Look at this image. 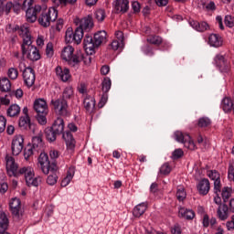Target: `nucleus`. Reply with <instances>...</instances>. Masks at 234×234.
I'll list each match as a JSON object with an SVG mask.
<instances>
[{
  "label": "nucleus",
  "mask_w": 234,
  "mask_h": 234,
  "mask_svg": "<svg viewBox=\"0 0 234 234\" xmlns=\"http://www.w3.org/2000/svg\"><path fill=\"white\" fill-rule=\"evenodd\" d=\"M8 191V185L6 183L0 184V193H6Z\"/></svg>",
  "instance_id": "338daca9"
},
{
  "label": "nucleus",
  "mask_w": 234,
  "mask_h": 234,
  "mask_svg": "<svg viewBox=\"0 0 234 234\" xmlns=\"http://www.w3.org/2000/svg\"><path fill=\"white\" fill-rule=\"evenodd\" d=\"M208 43L210 47L218 48V47H222V37L217 34H211L208 37Z\"/></svg>",
  "instance_id": "c85d7f7f"
},
{
  "label": "nucleus",
  "mask_w": 234,
  "mask_h": 234,
  "mask_svg": "<svg viewBox=\"0 0 234 234\" xmlns=\"http://www.w3.org/2000/svg\"><path fill=\"white\" fill-rule=\"evenodd\" d=\"M66 178H69V180H72V178H74V168H69L68 170Z\"/></svg>",
  "instance_id": "69168bd1"
},
{
  "label": "nucleus",
  "mask_w": 234,
  "mask_h": 234,
  "mask_svg": "<svg viewBox=\"0 0 234 234\" xmlns=\"http://www.w3.org/2000/svg\"><path fill=\"white\" fill-rule=\"evenodd\" d=\"M109 100V94L108 93H102L101 98L99 101V108L103 109L105 107V103H107V101Z\"/></svg>",
  "instance_id": "603ef678"
},
{
  "label": "nucleus",
  "mask_w": 234,
  "mask_h": 234,
  "mask_svg": "<svg viewBox=\"0 0 234 234\" xmlns=\"http://www.w3.org/2000/svg\"><path fill=\"white\" fill-rule=\"evenodd\" d=\"M115 37H116V38L118 39V41H119L120 43H123V32H122V31H117V32L115 33Z\"/></svg>",
  "instance_id": "e2e57ef3"
},
{
  "label": "nucleus",
  "mask_w": 234,
  "mask_h": 234,
  "mask_svg": "<svg viewBox=\"0 0 234 234\" xmlns=\"http://www.w3.org/2000/svg\"><path fill=\"white\" fill-rule=\"evenodd\" d=\"M95 18L97 19L98 23H103V21H105V10L98 9L95 12Z\"/></svg>",
  "instance_id": "a19ab883"
},
{
  "label": "nucleus",
  "mask_w": 234,
  "mask_h": 234,
  "mask_svg": "<svg viewBox=\"0 0 234 234\" xmlns=\"http://www.w3.org/2000/svg\"><path fill=\"white\" fill-rule=\"evenodd\" d=\"M157 6H167L169 0H154Z\"/></svg>",
  "instance_id": "680f3d73"
},
{
  "label": "nucleus",
  "mask_w": 234,
  "mask_h": 234,
  "mask_svg": "<svg viewBox=\"0 0 234 234\" xmlns=\"http://www.w3.org/2000/svg\"><path fill=\"white\" fill-rule=\"evenodd\" d=\"M83 37L81 36V29L77 28L72 29V27H68L65 33V41L66 43H75L76 45H80Z\"/></svg>",
  "instance_id": "9b49d317"
},
{
  "label": "nucleus",
  "mask_w": 234,
  "mask_h": 234,
  "mask_svg": "<svg viewBox=\"0 0 234 234\" xmlns=\"http://www.w3.org/2000/svg\"><path fill=\"white\" fill-rule=\"evenodd\" d=\"M45 136H46V139L48 140V142L52 144V142H56V139L59 135L54 131L53 128L48 127L45 129Z\"/></svg>",
  "instance_id": "7c9ffc66"
},
{
  "label": "nucleus",
  "mask_w": 234,
  "mask_h": 234,
  "mask_svg": "<svg viewBox=\"0 0 234 234\" xmlns=\"http://www.w3.org/2000/svg\"><path fill=\"white\" fill-rule=\"evenodd\" d=\"M51 128L59 136H61L62 134V138L66 142L68 149H69L70 151L74 150V147H76V140L74 139V136L72 135V133H70V131L65 132V121L63 120V118H57L54 121Z\"/></svg>",
  "instance_id": "7ed1b4c3"
},
{
  "label": "nucleus",
  "mask_w": 234,
  "mask_h": 234,
  "mask_svg": "<svg viewBox=\"0 0 234 234\" xmlns=\"http://www.w3.org/2000/svg\"><path fill=\"white\" fill-rule=\"evenodd\" d=\"M176 197L179 202H183V200L186 199V191L184 190V187L180 186L177 188Z\"/></svg>",
  "instance_id": "c03bdc74"
},
{
  "label": "nucleus",
  "mask_w": 234,
  "mask_h": 234,
  "mask_svg": "<svg viewBox=\"0 0 234 234\" xmlns=\"http://www.w3.org/2000/svg\"><path fill=\"white\" fill-rule=\"evenodd\" d=\"M113 5L116 12L125 14L129 10V0H115Z\"/></svg>",
  "instance_id": "4be33fe9"
},
{
  "label": "nucleus",
  "mask_w": 234,
  "mask_h": 234,
  "mask_svg": "<svg viewBox=\"0 0 234 234\" xmlns=\"http://www.w3.org/2000/svg\"><path fill=\"white\" fill-rule=\"evenodd\" d=\"M84 109L87 111V112H92L94 111V108L96 107V100H94V97L90 95H87L84 99Z\"/></svg>",
  "instance_id": "a878e982"
},
{
  "label": "nucleus",
  "mask_w": 234,
  "mask_h": 234,
  "mask_svg": "<svg viewBox=\"0 0 234 234\" xmlns=\"http://www.w3.org/2000/svg\"><path fill=\"white\" fill-rule=\"evenodd\" d=\"M61 58L64 61H68L71 67H76L81 63V53H74V48L72 46H66L62 49Z\"/></svg>",
  "instance_id": "0eeeda50"
},
{
  "label": "nucleus",
  "mask_w": 234,
  "mask_h": 234,
  "mask_svg": "<svg viewBox=\"0 0 234 234\" xmlns=\"http://www.w3.org/2000/svg\"><path fill=\"white\" fill-rule=\"evenodd\" d=\"M146 41L150 43V45H155L156 47L162 45V38L156 35L148 36Z\"/></svg>",
  "instance_id": "e433bc0d"
},
{
  "label": "nucleus",
  "mask_w": 234,
  "mask_h": 234,
  "mask_svg": "<svg viewBox=\"0 0 234 234\" xmlns=\"http://www.w3.org/2000/svg\"><path fill=\"white\" fill-rule=\"evenodd\" d=\"M74 97V90L72 87L65 88L62 98L52 100L51 104L53 105L54 109L60 114V116H69V104L67 103V100H72Z\"/></svg>",
  "instance_id": "20e7f679"
},
{
  "label": "nucleus",
  "mask_w": 234,
  "mask_h": 234,
  "mask_svg": "<svg viewBox=\"0 0 234 234\" xmlns=\"http://www.w3.org/2000/svg\"><path fill=\"white\" fill-rule=\"evenodd\" d=\"M20 175H24L26 178V184L27 186L37 187L39 184H41V177H34V168L31 166H23L21 168H18L16 170V174H15V176H20Z\"/></svg>",
  "instance_id": "39448f33"
},
{
  "label": "nucleus",
  "mask_w": 234,
  "mask_h": 234,
  "mask_svg": "<svg viewBox=\"0 0 234 234\" xmlns=\"http://www.w3.org/2000/svg\"><path fill=\"white\" fill-rule=\"evenodd\" d=\"M25 144V138L23 135H16L11 143V151L12 154L14 156H18V154H21V151H23Z\"/></svg>",
  "instance_id": "4468645a"
},
{
  "label": "nucleus",
  "mask_w": 234,
  "mask_h": 234,
  "mask_svg": "<svg viewBox=\"0 0 234 234\" xmlns=\"http://www.w3.org/2000/svg\"><path fill=\"white\" fill-rule=\"evenodd\" d=\"M7 76L10 80H17V76H19V72L16 68H10L7 71Z\"/></svg>",
  "instance_id": "49530a36"
},
{
  "label": "nucleus",
  "mask_w": 234,
  "mask_h": 234,
  "mask_svg": "<svg viewBox=\"0 0 234 234\" xmlns=\"http://www.w3.org/2000/svg\"><path fill=\"white\" fill-rule=\"evenodd\" d=\"M56 75L58 76V80H61V81L67 82L69 80H70V69L67 68H61L60 66H58L55 69Z\"/></svg>",
  "instance_id": "aec40b11"
},
{
  "label": "nucleus",
  "mask_w": 234,
  "mask_h": 234,
  "mask_svg": "<svg viewBox=\"0 0 234 234\" xmlns=\"http://www.w3.org/2000/svg\"><path fill=\"white\" fill-rule=\"evenodd\" d=\"M190 25L197 32H206V30H209V24H207V22L205 21L198 22L192 20L190 22Z\"/></svg>",
  "instance_id": "b1692460"
},
{
  "label": "nucleus",
  "mask_w": 234,
  "mask_h": 234,
  "mask_svg": "<svg viewBox=\"0 0 234 234\" xmlns=\"http://www.w3.org/2000/svg\"><path fill=\"white\" fill-rule=\"evenodd\" d=\"M10 209L15 217H19V211L21 210V200L15 197L9 203Z\"/></svg>",
  "instance_id": "393cba45"
},
{
  "label": "nucleus",
  "mask_w": 234,
  "mask_h": 234,
  "mask_svg": "<svg viewBox=\"0 0 234 234\" xmlns=\"http://www.w3.org/2000/svg\"><path fill=\"white\" fill-rule=\"evenodd\" d=\"M229 213H234V198L229 200V207H228V205L223 204L218 208V217L220 220H226L229 217Z\"/></svg>",
  "instance_id": "2eb2a0df"
},
{
  "label": "nucleus",
  "mask_w": 234,
  "mask_h": 234,
  "mask_svg": "<svg viewBox=\"0 0 234 234\" xmlns=\"http://www.w3.org/2000/svg\"><path fill=\"white\" fill-rule=\"evenodd\" d=\"M32 154H34V147L33 146H27V148H25L24 158L26 160H30V156H32Z\"/></svg>",
  "instance_id": "8fccbe9b"
},
{
  "label": "nucleus",
  "mask_w": 234,
  "mask_h": 234,
  "mask_svg": "<svg viewBox=\"0 0 234 234\" xmlns=\"http://www.w3.org/2000/svg\"><path fill=\"white\" fill-rule=\"evenodd\" d=\"M61 28H63V19L59 18L58 20H57L56 30L58 32H61Z\"/></svg>",
  "instance_id": "052dcab7"
},
{
  "label": "nucleus",
  "mask_w": 234,
  "mask_h": 234,
  "mask_svg": "<svg viewBox=\"0 0 234 234\" xmlns=\"http://www.w3.org/2000/svg\"><path fill=\"white\" fill-rule=\"evenodd\" d=\"M14 32H18V36L23 38V44L21 45L22 54L27 53V59L31 61H38L41 59V54L37 47L32 46V35H30V27L28 26H16Z\"/></svg>",
  "instance_id": "f257e3e1"
},
{
  "label": "nucleus",
  "mask_w": 234,
  "mask_h": 234,
  "mask_svg": "<svg viewBox=\"0 0 234 234\" xmlns=\"http://www.w3.org/2000/svg\"><path fill=\"white\" fill-rule=\"evenodd\" d=\"M81 61L84 65H90L92 63V54L86 52V55L81 54Z\"/></svg>",
  "instance_id": "de8ad7c7"
},
{
  "label": "nucleus",
  "mask_w": 234,
  "mask_h": 234,
  "mask_svg": "<svg viewBox=\"0 0 234 234\" xmlns=\"http://www.w3.org/2000/svg\"><path fill=\"white\" fill-rule=\"evenodd\" d=\"M197 125L199 129H207L211 127V119L209 117H201L197 120Z\"/></svg>",
  "instance_id": "473e14b6"
},
{
  "label": "nucleus",
  "mask_w": 234,
  "mask_h": 234,
  "mask_svg": "<svg viewBox=\"0 0 234 234\" xmlns=\"http://www.w3.org/2000/svg\"><path fill=\"white\" fill-rule=\"evenodd\" d=\"M13 10L16 12V5L12 2H7L5 5L0 4V12L5 13L6 16Z\"/></svg>",
  "instance_id": "c9c22d12"
},
{
  "label": "nucleus",
  "mask_w": 234,
  "mask_h": 234,
  "mask_svg": "<svg viewBox=\"0 0 234 234\" xmlns=\"http://www.w3.org/2000/svg\"><path fill=\"white\" fill-rule=\"evenodd\" d=\"M58 19V9L56 7H50L48 11H45L38 17V23L44 28L50 27V23H53Z\"/></svg>",
  "instance_id": "1a4fd4ad"
},
{
  "label": "nucleus",
  "mask_w": 234,
  "mask_h": 234,
  "mask_svg": "<svg viewBox=\"0 0 234 234\" xmlns=\"http://www.w3.org/2000/svg\"><path fill=\"white\" fill-rule=\"evenodd\" d=\"M34 111L37 112V120L40 125L47 123V114H48V106L47 101L43 99H37L34 102Z\"/></svg>",
  "instance_id": "423d86ee"
},
{
  "label": "nucleus",
  "mask_w": 234,
  "mask_h": 234,
  "mask_svg": "<svg viewBox=\"0 0 234 234\" xmlns=\"http://www.w3.org/2000/svg\"><path fill=\"white\" fill-rule=\"evenodd\" d=\"M49 156H50L52 162H56V158L59 157V152H58V150H51L49 152Z\"/></svg>",
  "instance_id": "13d9d810"
},
{
  "label": "nucleus",
  "mask_w": 234,
  "mask_h": 234,
  "mask_svg": "<svg viewBox=\"0 0 234 234\" xmlns=\"http://www.w3.org/2000/svg\"><path fill=\"white\" fill-rule=\"evenodd\" d=\"M145 211H147V202L140 203L133 208V217L140 218V217H142Z\"/></svg>",
  "instance_id": "cd10ccee"
},
{
  "label": "nucleus",
  "mask_w": 234,
  "mask_h": 234,
  "mask_svg": "<svg viewBox=\"0 0 234 234\" xmlns=\"http://www.w3.org/2000/svg\"><path fill=\"white\" fill-rule=\"evenodd\" d=\"M46 54L48 58H52L54 55V48L52 47V44H48L46 48Z\"/></svg>",
  "instance_id": "4d7b16f0"
},
{
  "label": "nucleus",
  "mask_w": 234,
  "mask_h": 234,
  "mask_svg": "<svg viewBox=\"0 0 234 234\" xmlns=\"http://www.w3.org/2000/svg\"><path fill=\"white\" fill-rule=\"evenodd\" d=\"M197 191L199 195L206 196L209 193V189H211V184L209 183V179L203 178L197 184Z\"/></svg>",
  "instance_id": "6ab92c4d"
},
{
  "label": "nucleus",
  "mask_w": 234,
  "mask_h": 234,
  "mask_svg": "<svg viewBox=\"0 0 234 234\" xmlns=\"http://www.w3.org/2000/svg\"><path fill=\"white\" fill-rule=\"evenodd\" d=\"M225 25H226V27H229V28H233V27H234V18L231 16L227 15L225 16Z\"/></svg>",
  "instance_id": "864d4df0"
},
{
  "label": "nucleus",
  "mask_w": 234,
  "mask_h": 234,
  "mask_svg": "<svg viewBox=\"0 0 234 234\" xmlns=\"http://www.w3.org/2000/svg\"><path fill=\"white\" fill-rule=\"evenodd\" d=\"M5 129H6V118L0 116V133H4Z\"/></svg>",
  "instance_id": "6e6d98bb"
},
{
  "label": "nucleus",
  "mask_w": 234,
  "mask_h": 234,
  "mask_svg": "<svg viewBox=\"0 0 234 234\" xmlns=\"http://www.w3.org/2000/svg\"><path fill=\"white\" fill-rule=\"evenodd\" d=\"M207 176L210 180H214V182L220 179V174L217 170H209Z\"/></svg>",
  "instance_id": "a18cd8bd"
},
{
  "label": "nucleus",
  "mask_w": 234,
  "mask_h": 234,
  "mask_svg": "<svg viewBox=\"0 0 234 234\" xmlns=\"http://www.w3.org/2000/svg\"><path fill=\"white\" fill-rule=\"evenodd\" d=\"M109 72H111V68L109 66L104 65L101 67V74H102V76H107V74H109Z\"/></svg>",
  "instance_id": "bf43d9fd"
},
{
  "label": "nucleus",
  "mask_w": 234,
  "mask_h": 234,
  "mask_svg": "<svg viewBox=\"0 0 234 234\" xmlns=\"http://www.w3.org/2000/svg\"><path fill=\"white\" fill-rule=\"evenodd\" d=\"M112 85V82L111 81V79L104 78L102 81V92L107 94L109 90H111Z\"/></svg>",
  "instance_id": "ea45409f"
},
{
  "label": "nucleus",
  "mask_w": 234,
  "mask_h": 234,
  "mask_svg": "<svg viewBox=\"0 0 234 234\" xmlns=\"http://www.w3.org/2000/svg\"><path fill=\"white\" fill-rule=\"evenodd\" d=\"M179 217H182V218H186V220H193V218H195V211L180 207Z\"/></svg>",
  "instance_id": "c756f323"
},
{
  "label": "nucleus",
  "mask_w": 234,
  "mask_h": 234,
  "mask_svg": "<svg viewBox=\"0 0 234 234\" xmlns=\"http://www.w3.org/2000/svg\"><path fill=\"white\" fill-rule=\"evenodd\" d=\"M8 218L5 212H0V234H10L6 232L8 229Z\"/></svg>",
  "instance_id": "bb28decb"
},
{
  "label": "nucleus",
  "mask_w": 234,
  "mask_h": 234,
  "mask_svg": "<svg viewBox=\"0 0 234 234\" xmlns=\"http://www.w3.org/2000/svg\"><path fill=\"white\" fill-rule=\"evenodd\" d=\"M19 112H21V108L17 104H12L7 109V116H9L10 118H14L16 116H18Z\"/></svg>",
  "instance_id": "f704fd0d"
},
{
  "label": "nucleus",
  "mask_w": 234,
  "mask_h": 234,
  "mask_svg": "<svg viewBox=\"0 0 234 234\" xmlns=\"http://www.w3.org/2000/svg\"><path fill=\"white\" fill-rule=\"evenodd\" d=\"M38 164L40 165L41 171L44 175H48L50 173V169H52V165H58L56 161L48 160V154L46 153H41L38 157Z\"/></svg>",
  "instance_id": "f8f14e48"
},
{
  "label": "nucleus",
  "mask_w": 234,
  "mask_h": 234,
  "mask_svg": "<svg viewBox=\"0 0 234 234\" xmlns=\"http://www.w3.org/2000/svg\"><path fill=\"white\" fill-rule=\"evenodd\" d=\"M142 52L145 54V56H149L152 58V56H154V48L150 44H145L142 47Z\"/></svg>",
  "instance_id": "58836bf2"
},
{
  "label": "nucleus",
  "mask_w": 234,
  "mask_h": 234,
  "mask_svg": "<svg viewBox=\"0 0 234 234\" xmlns=\"http://www.w3.org/2000/svg\"><path fill=\"white\" fill-rule=\"evenodd\" d=\"M12 89V83L8 78L5 77L0 80V90L1 92H10Z\"/></svg>",
  "instance_id": "2f4dec72"
},
{
  "label": "nucleus",
  "mask_w": 234,
  "mask_h": 234,
  "mask_svg": "<svg viewBox=\"0 0 234 234\" xmlns=\"http://www.w3.org/2000/svg\"><path fill=\"white\" fill-rule=\"evenodd\" d=\"M221 192H222V183L220 182V178L216 179V181H214V194L218 195V193H221Z\"/></svg>",
  "instance_id": "09e8293b"
},
{
  "label": "nucleus",
  "mask_w": 234,
  "mask_h": 234,
  "mask_svg": "<svg viewBox=\"0 0 234 234\" xmlns=\"http://www.w3.org/2000/svg\"><path fill=\"white\" fill-rule=\"evenodd\" d=\"M156 191H158V184L153 183L150 186V192L156 193Z\"/></svg>",
  "instance_id": "774afa93"
},
{
  "label": "nucleus",
  "mask_w": 234,
  "mask_h": 234,
  "mask_svg": "<svg viewBox=\"0 0 234 234\" xmlns=\"http://www.w3.org/2000/svg\"><path fill=\"white\" fill-rule=\"evenodd\" d=\"M214 63L216 67L220 70L221 72L228 74L229 70H231V65L229 64V61L226 59L224 55L218 54L214 58Z\"/></svg>",
  "instance_id": "ddd939ff"
},
{
  "label": "nucleus",
  "mask_w": 234,
  "mask_h": 234,
  "mask_svg": "<svg viewBox=\"0 0 234 234\" xmlns=\"http://www.w3.org/2000/svg\"><path fill=\"white\" fill-rule=\"evenodd\" d=\"M23 78L25 85L30 89V87L36 83V71L30 67L25 68L23 70Z\"/></svg>",
  "instance_id": "f3484780"
},
{
  "label": "nucleus",
  "mask_w": 234,
  "mask_h": 234,
  "mask_svg": "<svg viewBox=\"0 0 234 234\" xmlns=\"http://www.w3.org/2000/svg\"><path fill=\"white\" fill-rule=\"evenodd\" d=\"M76 1L78 0H52V3L55 4V6H59V5L67 6V5H74Z\"/></svg>",
  "instance_id": "79ce46f5"
},
{
  "label": "nucleus",
  "mask_w": 234,
  "mask_h": 234,
  "mask_svg": "<svg viewBox=\"0 0 234 234\" xmlns=\"http://www.w3.org/2000/svg\"><path fill=\"white\" fill-rule=\"evenodd\" d=\"M232 191L233 190L231 189V187H229V186H225V187L222 188V190H221V197H222L223 202L225 204L231 197Z\"/></svg>",
  "instance_id": "4c0bfd02"
},
{
  "label": "nucleus",
  "mask_w": 234,
  "mask_h": 234,
  "mask_svg": "<svg viewBox=\"0 0 234 234\" xmlns=\"http://www.w3.org/2000/svg\"><path fill=\"white\" fill-rule=\"evenodd\" d=\"M5 162L6 171L9 176H16V175H17V170L19 169V166L16 164V159L10 155H6Z\"/></svg>",
  "instance_id": "a211bd4d"
},
{
  "label": "nucleus",
  "mask_w": 234,
  "mask_h": 234,
  "mask_svg": "<svg viewBox=\"0 0 234 234\" xmlns=\"http://www.w3.org/2000/svg\"><path fill=\"white\" fill-rule=\"evenodd\" d=\"M184 156V151L182 149H176L172 153V159L173 160H178L179 158H182Z\"/></svg>",
  "instance_id": "3c124183"
},
{
  "label": "nucleus",
  "mask_w": 234,
  "mask_h": 234,
  "mask_svg": "<svg viewBox=\"0 0 234 234\" xmlns=\"http://www.w3.org/2000/svg\"><path fill=\"white\" fill-rule=\"evenodd\" d=\"M32 6V0H25L22 4V10H27L26 11V17L27 21L28 23H36L37 20V15L39 12H41V5H35V7ZM27 7H28L27 9Z\"/></svg>",
  "instance_id": "6e6552de"
},
{
  "label": "nucleus",
  "mask_w": 234,
  "mask_h": 234,
  "mask_svg": "<svg viewBox=\"0 0 234 234\" xmlns=\"http://www.w3.org/2000/svg\"><path fill=\"white\" fill-rule=\"evenodd\" d=\"M48 173H50V175L47 178V184H48V186H55V184H58V165H52Z\"/></svg>",
  "instance_id": "412c9836"
},
{
  "label": "nucleus",
  "mask_w": 234,
  "mask_h": 234,
  "mask_svg": "<svg viewBox=\"0 0 234 234\" xmlns=\"http://www.w3.org/2000/svg\"><path fill=\"white\" fill-rule=\"evenodd\" d=\"M171 232H172L173 234H182V229H180V226L176 225V226L172 229Z\"/></svg>",
  "instance_id": "0e129e2a"
},
{
  "label": "nucleus",
  "mask_w": 234,
  "mask_h": 234,
  "mask_svg": "<svg viewBox=\"0 0 234 234\" xmlns=\"http://www.w3.org/2000/svg\"><path fill=\"white\" fill-rule=\"evenodd\" d=\"M107 41V32L99 31L93 35V37L87 34L84 37L83 46L85 52L88 54H96V48H100L103 43Z\"/></svg>",
  "instance_id": "f03ea898"
},
{
  "label": "nucleus",
  "mask_w": 234,
  "mask_h": 234,
  "mask_svg": "<svg viewBox=\"0 0 234 234\" xmlns=\"http://www.w3.org/2000/svg\"><path fill=\"white\" fill-rule=\"evenodd\" d=\"M160 175L167 176L169 173H171V165L169 163H165L159 170Z\"/></svg>",
  "instance_id": "37998d69"
},
{
  "label": "nucleus",
  "mask_w": 234,
  "mask_h": 234,
  "mask_svg": "<svg viewBox=\"0 0 234 234\" xmlns=\"http://www.w3.org/2000/svg\"><path fill=\"white\" fill-rule=\"evenodd\" d=\"M174 138L179 144H184L185 147H195V143H193L189 134H184V133L176 131L174 133Z\"/></svg>",
  "instance_id": "dca6fc26"
},
{
  "label": "nucleus",
  "mask_w": 234,
  "mask_h": 234,
  "mask_svg": "<svg viewBox=\"0 0 234 234\" xmlns=\"http://www.w3.org/2000/svg\"><path fill=\"white\" fill-rule=\"evenodd\" d=\"M132 8L133 10V14H140V10L142 8V5L138 1H134L132 3Z\"/></svg>",
  "instance_id": "5fc2aeb1"
},
{
  "label": "nucleus",
  "mask_w": 234,
  "mask_h": 234,
  "mask_svg": "<svg viewBox=\"0 0 234 234\" xmlns=\"http://www.w3.org/2000/svg\"><path fill=\"white\" fill-rule=\"evenodd\" d=\"M75 24L77 25L76 28H80L81 30V37H83L84 32H90L92 28H94V18L90 15L84 16L82 18L75 17Z\"/></svg>",
  "instance_id": "9d476101"
},
{
  "label": "nucleus",
  "mask_w": 234,
  "mask_h": 234,
  "mask_svg": "<svg viewBox=\"0 0 234 234\" xmlns=\"http://www.w3.org/2000/svg\"><path fill=\"white\" fill-rule=\"evenodd\" d=\"M45 143L43 142V133H38L32 138V147L34 151H41Z\"/></svg>",
  "instance_id": "5701e85b"
},
{
  "label": "nucleus",
  "mask_w": 234,
  "mask_h": 234,
  "mask_svg": "<svg viewBox=\"0 0 234 234\" xmlns=\"http://www.w3.org/2000/svg\"><path fill=\"white\" fill-rule=\"evenodd\" d=\"M18 125L21 129H30V127H32L30 117L28 115L20 117Z\"/></svg>",
  "instance_id": "72a5a7b5"
}]
</instances>
